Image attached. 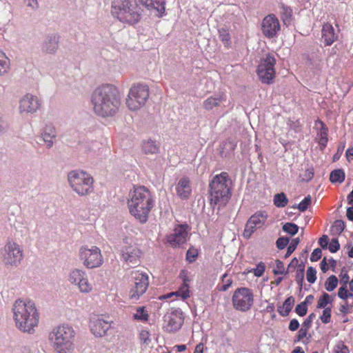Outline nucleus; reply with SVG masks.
<instances>
[{
	"mask_svg": "<svg viewBox=\"0 0 353 353\" xmlns=\"http://www.w3.org/2000/svg\"><path fill=\"white\" fill-rule=\"evenodd\" d=\"M96 114L102 117L114 116L121 105V97L117 87L106 84L97 88L91 99Z\"/></svg>",
	"mask_w": 353,
	"mask_h": 353,
	"instance_id": "nucleus-1",
	"label": "nucleus"
},
{
	"mask_svg": "<svg viewBox=\"0 0 353 353\" xmlns=\"http://www.w3.org/2000/svg\"><path fill=\"white\" fill-rule=\"evenodd\" d=\"M12 310L15 326L18 330L24 333L34 332L39 325L40 314L32 301L17 299Z\"/></svg>",
	"mask_w": 353,
	"mask_h": 353,
	"instance_id": "nucleus-2",
	"label": "nucleus"
},
{
	"mask_svg": "<svg viewBox=\"0 0 353 353\" xmlns=\"http://www.w3.org/2000/svg\"><path fill=\"white\" fill-rule=\"evenodd\" d=\"M152 192L145 186H134L129 193L128 208L132 216L141 223H145L154 206Z\"/></svg>",
	"mask_w": 353,
	"mask_h": 353,
	"instance_id": "nucleus-3",
	"label": "nucleus"
},
{
	"mask_svg": "<svg viewBox=\"0 0 353 353\" xmlns=\"http://www.w3.org/2000/svg\"><path fill=\"white\" fill-rule=\"evenodd\" d=\"M230 183L227 172H223L213 177L209 184L211 206L225 205L228 202L231 196Z\"/></svg>",
	"mask_w": 353,
	"mask_h": 353,
	"instance_id": "nucleus-4",
	"label": "nucleus"
},
{
	"mask_svg": "<svg viewBox=\"0 0 353 353\" xmlns=\"http://www.w3.org/2000/svg\"><path fill=\"white\" fill-rule=\"evenodd\" d=\"M111 12L114 17L129 25L137 23L141 18V9L136 0H114Z\"/></svg>",
	"mask_w": 353,
	"mask_h": 353,
	"instance_id": "nucleus-5",
	"label": "nucleus"
},
{
	"mask_svg": "<svg viewBox=\"0 0 353 353\" xmlns=\"http://www.w3.org/2000/svg\"><path fill=\"white\" fill-rule=\"evenodd\" d=\"M75 332L74 329L65 324L54 327L49 334V340L59 353H68L74 348Z\"/></svg>",
	"mask_w": 353,
	"mask_h": 353,
	"instance_id": "nucleus-6",
	"label": "nucleus"
},
{
	"mask_svg": "<svg viewBox=\"0 0 353 353\" xmlns=\"http://www.w3.org/2000/svg\"><path fill=\"white\" fill-rule=\"evenodd\" d=\"M68 179L72 190L81 196L87 195L93 190L94 179L85 172L71 171L68 175Z\"/></svg>",
	"mask_w": 353,
	"mask_h": 353,
	"instance_id": "nucleus-7",
	"label": "nucleus"
},
{
	"mask_svg": "<svg viewBox=\"0 0 353 353\" xmlns=\"http://www.w3.org/2000/svg\"><path fill=\"white\" fill-rule=\"evenodd\" d=\"M149 88L146 84H134L130 89L126 105L132 111H136L143 107L149 97Z\"/></svg>",
	"mask_w": 353,
	"mask_h": 353,
	"instance_id": "nucleus-8",
	"label": "nucleus"
},
{
	"mask_svg": "<svg viewBox=\"0 0 353 353\" xmlns=\"http://www.w3.org/2000/svg\"><path fill=\"white\" fill-rule=\"evenodd\" d=\"M276 58L270 53L266 54L261 59L257 66L256 73L263 83L271 84L276 77Z\"/></svg>",
	"mask_w": 353,
	"mask_h": 353,
	"instance_id": "nucleus-9",
	"label": "nucleus"
},
{
	"mask_svg": "<svg viewBox=\"0 0 353 353\" xmlns=\"http://www.w3.org/2000/svg\"><path fill=\"white\" fill-rule=\"evenodd\" d=\"M254 296L252 290L241 287L236 289L232 296L233 307L238 311L245 312L253 306Z\"/></svg>",
	"mask_w": 353,
	"mask_h": 353,
	"instance_id": "nucleus-10",
	"label": "nucleus"
},
{
	"mask_svg": "<svg viewBox=\"0 0 353 353\" xmlns=\"http://www.w3.org/2000/svg\"><path fill=\"white\" fill-rule=\"evenodd\" d=\"M79 258L87 268H94L103 263V256L100 249L97 246L81 247L79 250Z\"/></svg>",
	"mask_w": 353,
	"mask_h": 353,
	"instance_id": "nucleus-11",
	"label": "nucleus"
},
{
	"mask_svg": "<svg viewBox=\"0 0 353 353\" xmlns=\"http://www.w3.org/2000/svg\"><path fill=\"white\" fill-rule=\"evenodd\" d=\"M70 284L76 286L83 294H89L93 290V285L89 281L86 272L80 269L72 270L68 276Z\"/></svg>",
	"mask_w": 353,
	"mask_h": 353,
	"instance_id": "nucleus-12",
	"label": "nucleus"
},
{
	"mask_svg": "<svg viewBox=\"0 0 353 353\" xmlns=\"http://www.w3.org/2000/svg\"><path fill=\"white\" fill-rule=\"evenodd\" d=\"M132 285L131 286L129 296L130 299L138 300L147 290L149 281L146 274L138 270L132 272Z\"/></svg>",
	"mask_w": 353,
	"mask_h": 353,
	"instance_id": "nucleus-13",
	"label": "nucleus"
},
{
	"mask_svg": "<svg viewBox=\"0 0 353 353\" xmlns=\"http://www.w3.org/2000/svg\"><path fill=\"white\" fill-rule=\"evenodd\" d=\"M23 259V250L14 241L8 242L4 247L3 261L6 265H17Z\"/></svg>",
	"mask_w": 353,
	"mask_h": 353,
	"instance_id": "nucleus-14",
	"label": "nucleus"
},
{
	"mask_svg": "<svg viewBox=\"0 0 353 353\" xmlns=\"http://www.w3.org/2000/svg\"><path fill=\"white\" fill-rule=\"evenodd\" d=\"M261 30L263 35L267 39H273L281 31V23L279 19L274 14L265 16L261 21Z\"/></svg>",
	"mask_w": 353,
	"mask_h": 353,
	"instance_id": "nucleus-15",
	"label": "nucleus"
},
{
	"mask_svg": "<svg viewBox=\"0 0 353 353\" xmlns=\"http://www.w3.org/2000/svg\"><path fill=\"white\" fill-rule=\"evenodd\" d=\"M268 218V213L265 211H258L252 214L245 223L243 235L249 239L258 229L261 228Z\"/></svg>",
	"mask_w": 353,
	"mask_h": 353,
	"instance_id": "nucleus-16",
	"label": "nucleus"
},
{
	"mask_svg": "<svg viewBox=\"0 0 353 353\" xmlns=\"http://www.w3.org/2000/svg\"><path fill=\"white\" fill-rule=\"evenodd\" d=\"M184 316L181 310H174L164 316V327L169 332H175L181 329Z\"/></svg>",
	"mask_w": 353,
	"mask_h": 353,
	"instance_id": "nucleus-17",
	"label": "nucleus"
},
{
	"mask_svg": "<svg viewBox=\"0 0 353 353\" xmlns=\"http://www.w3.org/2000/svg\"><path fill=\"white\" fill-rule=\"evenodd\" d=\"M188 225L187 224L178 225L173 230V233L167 236V241L172 247L176 248L185 243L188 236Z\"/></svg>",
	"mask_w": 353,
	"mask_h": 353,
	"instance_id": "nucleus-18",
	"label": "nucleus"
},
{
	"mask_svg": "<svg viewBox=\"0 0 353 353\" xmlns=\"http://www.w3.org/2000/svg\"><path fill=\"white\" fill-rule=\"evenodd\" d=\"M110 327L111 322L104 320L101 316L94 315L90 319V331L94 336L97 337L105 336Z\"/></svg>",
	"mask_w": 353,
	"mask_h": 353,
	"instance_id": "nucleus-19",
	"label": "nucleus"
},
{
	"mask_svg": "<svg viewBox=\"0 0 353 353\" xmlns=\"http://www.w3.org/2000/svg\"><path fill=\"white\" fill-rule=\"evenodd\" d=\"M141 251L135 244L124 242L121 249L123 259L129 264L137 265L139 262Z\"/></svg>",
	"mask_w": 353,
	"mask_h": 353,
	"instance_id": "nucleus-20",
	"label": "nucleus"
},
{
	"mask_svg": "<svg viewBox=\"0 0 353 353\" xmlns=\"http://www.w3.org/2000/svg\"><path fill=\"white\" fill-rule=\"evenodd\" d=\"M40 108L38 98L28 94L20 100L19 110L21 113H34Z\"/></svg>",
	"mask_w": 353,
	"mask_h": 353,
	"instance_id": "nucleus-21",
	"label": "nucleus"
},
{
	"mask_svg": "<svg viewBox=\"0 0 353 353\" xmlns=\"http://www.w3.org/2000/svg\"><path fill=\"white\" fill-rule=\"evenodd\" d=\"M321 37L325 46H331L338 39V35L330 23H325L323 25Z\"/></svg>",
	"mask_w": 353,
	"mask_h": 353,
	"instance_id": "nucleus-22",
	"label": "nucleus"
},
{
	"mask_svg": "<svg viewBox=\"0 0 353 353\" xmlns=\"http://www.w3.org/2000/svg\"><path fill=\"white\" fill-rule=\"evenodd\" d=\"M176 190L177 195L180 198L183 199H188L192 193V188L189 178L187 176L182 177L176 185Z\"/></svg>",
	"mask_w": 353,
	"mask_h": 353,
	"instance_id": "nucleus-23",
	"label": "nucleus"
},
{
	"mask_svg": "<svg viewBox=\"0 0 353 353\" xmlns=\"http://www.w3.org/2000/svg\"><path fill=\"white\" fill-rule=\"evenodd\" d=\"M225 101L226 95L223 92L219 93L206 99L203 103V106L206 110H211L214 108L219 107L221 103Z\"/></svg>",
	"mask_w": 353,
	"mask_h": 353,
	"instance_id": "nucleus-24",
	"label": "nucleus"
},
{
	"mask_svg": "<svg viewBox=\"0 0 353 353\" xmlns=\"http://www.w3.org/2000/svg\"><path fill=\"white\" fill-rule=\"evenodd\" d=\"M141 150L145 154L153 155L159 153L160 146L156 141L147 139L141 142Z\"/></svg>",
	"mask_w": 353,
	"mask_h": 353,
	"instance_id": "nucleus-25",
	"label": "nucleus"
},
{
	"mask_svg": "<svg viewBox=\"0 0 353 353\" xmlns=\"http://www.w3.org/2000/svg\"><path fill=\"white\" fill-rule=\"evenodd\" d=\"M140 3L150 10H157L159 13L165 11V0H139Z\"/></svg>",
	"mask_w": 353,
	"mask_h": 353,
	"instance_id": "nucleus-26",
	"label": "nucleus"
},
{
	"mask_svg": "<svg viewBox=\"0 0 353 353\" xmlns=\"http://www.w3.org/2000/svg\"><path fill=\"white\" fill-rule=\"evenodd\" d=\"M59 46V37L57 34H53L48 37L47 40L43 45V50L48 53H52L55 52Z\"/></svg>",
	"mask_w": 353,
	"mask_h": 353,
	"instance_id": "nucleus-27",
	"label": "nucleus"
},
{
	"mask_svg": "<svg viewBox=\"0 0 353 353\" xmlns=\"http://www.w3.org/2000/svg\"><path fill=\"white\" fill-rule=\"evenodd\" d=\"M294 298L292 296L288 297L281 306L278 307V312L282 316H287L294 305Z\"/></svg>",
	"mask_w": 353,
	"mask_h": 353,
	"instance_id": "nucleus-28",
	"label": "nucleus"
},
{
	"mask_svg": "<svg viewBox=\"0 0 353 353\" xmlns=\"http://www.w3.org/2000/svg\"><path fill=\"white\" fill-rule=\"evenodd\" d=\"M335 295H330L326 292H323L321 296L319 298L316 305V308L324 309L327 308V305L333 303Z\"/></svg>",
	"mask_w": 353,
	"mask_h": 353,
	"instance_id": "nucleus-29",
	"label": "nucleus"
},
{
	"mask_svg": "<svg viewBox=\"0 0 353 353\" xmlns=\"http://www.w3.org/2000/svg\"><path fill=\"white\" fill-rule=\"evenodd\" d=\"M281 18L285 26H290L292 21V10L285 5L281 6Z\"/></svg>",
	"mask_w": 353,
	"mask_h": 353,
	"instance_id": "nucleus-30",
	"label": "nucleus"
},
{
	"mask_svg": "<svg viewBox=\"0 0 353 353\" xmlns=\"http://www.w3.org/2000/svg\"><path fill=\"white\" fill-rule=\"evenodd\" d=\"M172 295L179 296L183 300L189 298L190 296V285L182 284L177 291L168 294L166 297H170Z\"/></svg>",
	"mask_w": 353,
	"mask_h": 353,
	"instance_id": "nucleus-31",
	"label": "nucleus"
},
{
	"mask_svg": "<svg viewBox=\"0 0 353 353\" xmlns=\"http://www.w3.org/2000/svg\"><path fill=\"white\" fill-rule=\"evenodd\" d=\"M219 37L224 46L229 48L231 46V37L228 29L222 28L218 30Z\"/></svg>",
	"mask_w": 353,
	"mask_h": 353,
	"instance_id": "nucleus-32",
	"label": "nucleus"
},
{
	"mask_svg": "<svg viewBox=\"0 0 353 353\" xmlns=\"http://www.w3.org/2000/svg\"><path fill=\"white\" fill-rule=\"evenodd\" d=\"M345 172L342 169L334 170L330 174V181L332 183H341L345 180Z\"/></svg>",
	"mask_w": 353,
	"mask_h": 353,
	"instance_id": "nucleus-33",
	"label": "nucleus"
},
{
	"mask_svg": "<svg viewBox=\"0 0 353 353\" xmlns=\"http://www.w3.org/2000/svg\"><path fill=\"white\" fill-rule=\"evenodd\" d=\"M273 202L277 208H284L288 205V199L285 193L281 192L274 196Z\"/></svg>",
	"mask_w": 353,
	"mask_h": 353,
	"instance_id": "nucleus-34",
	"label": "nucleus"
},
{
	"mask_svg": "<svg viewBox=\"0 0 353 353\" xmlns=\"http://www.w3.org/2000/svg\"><path fill=\"white\" fill-rule=\"evenodd\" d=\"M10 67V60L6 54L0 50V75L6 73Z\"/></svg>",
	"mask_w": 353,
	"mask_h": 353,
	"instance_id": "nucleus-35",
	"label": "nucleus"
},
{
	"mask_svg": "<svg viewBox=\"0 0 353 353\" xmlns=\"http://www.w3.org/2000/svg\"><path fill=\"white\" fill-rule=\"evenodd\" d=\"M338 279L335 275L330 276L325 282V288L327 292L333 291L338 285Z\"/></svg>",
	"mask_w": 353,
	"mask_h": 353,
	"instance_id": "nucleus-36",
	"label": "nucleus"
},
{
	"mask_svg": "<svg viewBox=\"0 0 353 353\" xmlns=\"http://www.w3.org/2000/svg\"><path fill=\"white\" fill-rule=\"evenodd\" d=\"M345 223L341 220H336L332 225L331 230L335 234H340L345 229Z\"/></svg>",
	"mask_w": 353,
	"mask_h": 353,
	"instance_id": "nucleus-37",
	"label": "nucleus"
},
{
	"mask_svg": "<svg viewBox=\"0 0 353 353\" xmlns=\"http://www.w3.org/2000/svg\"><path fill=\"white\" fill-rule=\"evenodd\" d=\"M223 285H218V289L219 291H226L232 284V280L231 278H229L228 274H224L222 276L221 279Z\"/></svg>",
	"mask_w": 353,
	"mask_h": 353,
	"instance_id": "nucleus-38",
	"label": "nucleus"
},
{
	"mask_svg": "<svg viewBox=\"0 0 353 353\" xmlns=\"http://www.w3.org/2000/svg\"><path fill=\"white\" fill-rule=\"evenodd\" d=\"M148 314L145 310L143 307H139L137 309L136 313L134 314V318L137 320L146 321L148 320Z\"/></svg>",
	"mask_w": 353,
	"mask_h": 353,
	"instance_id": "nucleus-39",
	"label": "nucleus"
},
{
	"mask_svg": "<svg viewBox=\"0 0 353 353\" xmlns=\"http://www.w3.org/2000/svg\"><path fill=\"white\" fill-rule=\"evenodd\" d=\"M283 230L291 235H294L298 232L299 227L295 223H286L283 225Z\"/></svg>",
	"mask_w": 353,
	"mask_h": 353,
	"instance_id": "nucleus-40",
	"label": "nucleus"
},
{
	"mask_svg": "<svg viewBox=\"0 0 353 353\" xmlns=\"http://www.w3.org/2000/svg\"><path fill=\"white\" fill-rule=\"evenodd\" d=\"M312 203V197L310 195H307L304 199L298 205L297 207L293 206V208H297L301 212H305L307 210L309 206Z\"/></svg>",
	"mask_w": 353,
	"mask_h": 353,
	"instance_id": "nucleus-41",
	"label": "nucleus"
},
{
	"mask_svg": "<svg viewBox=\"0 0 353 353\" xmlns=\"http://www.w3.org/2000/svg\"><path fill=\"white\" fill-rule=\"evenodd\" d=\"M331 313L332 308L331 307H327V308H324L323 310V313L320 316V319L323 323H329L331 321Z\"/></svg>",
	"mask_w": 353,
	"mask_h": 353,
	"instance_id": "nucleus-42",
	"label": "nucleus"
},
{
	"mask_svg": "<svg viewBox=\"0 0 353 353\" xmlns=\"http://www.w3.org/2000/svg\"><path fill=\"white\" fill-rule=\"evenodd\" d=\"M316 270L313 267H309L306 272V279L310 283H314L316 279Z\"/></svg>",
	"mask_w": 353,
	"mask_h": 353,
	"instance_id": "nucleus-43",
	"label": "nucleus"
},
{
	"mask_svg": "<svg viewBox=\"0 0 353 353\" xmlns=\"http://www.w3.org/2000/svg\"><path fill=\"white\" fill-rule=\"evenodd\" d=\"M300 242L299 238H296L292 240L290 245L288 247L287 252L285 255V258L290 256L294 251L296 250L297 245Z\"/></svg>",
	"mask_w": 353,
	"mask_h": 353,
	"instance_id": "nucleus-44",
	"label": "nucleus"
},
{
	"mask_svg": "<svg viewBox=\"0 0 353 353\" xmlns=\"http://www.w3.org/2000/svg\"><path fill=\"white\" fill-rule=\"evenodd\" d=\"M352 296V293H350L347 290V285L341 286L338 291V296L345 301H347L348 298Z\"/></svg>",
	"mask_w": 353,
	"mask_h": 353,
	"instance_id": "nucleus-45",
	"label": "nucleus"
},
{
	"mask_svg": "<svg viewBox=\"0 0 353 353\" xmlns=\"http://www.w3.org/2000/svg\"><path fill=\"white\" fill-rule=\"evenodd\" d=\"M265 270V265L264 263L260 262L256 265V267L252 269L250 272H252L254 276L260 277L263 274Z\"/></svg>",
	"mask_w": 353,
	"mask_h": 353,
	"instance_id": "nucleus-46",
	"label": "nucleus"
},
{
	"mask_svg": "<svg viewBox=\"0 0 353 353\" xmlns=\"http://www.w3.org/2000/svg\"><path fill=\"white\" fill-rule=\"evenodd\" d=\"M334 353H349V348L343 341L338 342L334 349Z\"/></svg>",
	"mask_w": 353,
	"mask_h": 353,
	"instance_id": "nucleus-47",
	"label": "nucleus"
},
{
	"mask_svg": "<svg viewBox=\"0 0 353 353\" xmlns=\"http://www.w3.org/2000/svg\"><path fill=\"white\" fill-rule=\"evenodd\" d=\"M150 332L146 330H143L139 333V339L141 342L143 344L148 345L150 342Z\"/></svg>",
	"mask_w": 353,
	"mask_h": 353,
	"instance_id": "nucleus-48",
	"label": "nucleus"
},
{
	"mask_svg": "<svg viewBox=\"0 0 353 353\" xmlns=\"http://www.w3.org/2000/svg\"><path fill=\"white\" fill-rule=\"evenodd\" d=\"M307 312V306L305 303H301L296 306L295 312L300 316H304Z\"/></svg>",
	"mask_w": 353,
	"mask_h": 353,
	"instance_id": "nucleus-49",
	"label": "nucleus"
},
{
	"mask_svg": "<svg viewBox=\"0 0 353 353\" xmlns=\"http://www.w3.org/2000/svg\"><path fill=\"white\" fill-rule=\"evenodd\" d=\"M273 272L276 275L283 274L285 273L284 264L281 261H280V260L276 261V267L273 270Z\"/></svg>",
	"mask_w": 353,
	"mask_h": 353,
	"instance_id": "nucleus-50",
	"label": "nucleus"
},
{
	"mask_svg": "<svg viewBox=\"0 0 353 353\" xmlns=\"http://www.w3.org/2000/svg\"><path fill=\"white\" fill-rule=\"evenodd\" d=\"M304 278V265H299V268L296 271V282L302 285Z\"/></svg>",
	"mask_w": 353,
	"mask_h": 353,
	"instance_id": "nucleus-51",
	"label": "nucleus"
},
{
	"mask_svg": "<svg viewBox=\"0 0 353 353\" xmlns=\"http://www.w3.org/2000/svg\"><path fill=\"white\" fill-rule=\"evenodd\" d=\"M25 6L30 10H36L39 8L38 0H23Z\"/></svg>",
	"mask_w": 353,
	"mask_h": 353,
	"instance_id": "nucleus-52",
	"label": "nucleus"
},
{
	"mask_svg": "<svg viewBox=\"0 0 353 353\" xmlns=\"http://www.w3.org/2000/svg\"><path fill=\"white\" fill-rule=\"evenodd\" d=\"M197 256L198 252L196 249L190 248L186 253V259L190 263L194 261Z\"/></svg>",
	"mask_w": 353,
	"mask_h": 353,
	"instance_id": "nucleus-53",
	"label": "nucleus"
},
{
	"mask_svg": "<svg viewBox=\"0 0 353 353\" xmlns=\"http://www.w3.org/2000/svg\"><path fill=\"white\" fill-rule=\"evenodd\" d=\"M179 278L183 281V284H189L191 281L188 271L185 270L180 272Z\"/></svg>",
	"mask_w": 353,
	"mask_h": 353,
	"instance_id": "nucleus-54",
	"label": "nucleus"
},
{
	"mask_svg": "<svg viewBox=\"0 0 353 353\" xmlns=\"http://www.w3.org/2000/svg\"><path fill=\"white\" fill-rule=\"evenodd\" d=\"M308 331H309L308 330L301 327V329L298 332V334H297V335L296 336V339L294 340V343L301 341L305 337H306V336H307V334L308 333Z\"/></svg>",
	"mask_w": 353,
	"mask_h": 353,
	"instance_id": "nucleus-55",
	"label": "nucleus"
},
{
	"mask_svg": "<svg viewBox=\"0 0 353 353\" xmlns=\"http://www.w3.org/2000/svg\"><path fill=\"white\" fill-rule=\"evenodd\" d=\"M289 243V239L287 237H279L276 242V247L279 250L285 248Z\"/></svg>",
	"mask_w": 353,
	"mask_h": 353,
	"instance_id": "nucleus-56",
	"label": "nucleus"
},
{
	"mask_svg": "<svg viewBox=\"0 0 353 353\" xmlns=\"http://www.w3.org/2000/svg\"><path fill=\"white\" fill-rule=\"evenodd\" d=\"M329 250L332 252H336L340 248V244L336 239H332L329 244Z\"/></svg>",
	"mask_w": 353,
	"mask_h": 353,
	"instance_id": "nucleus-57",
	"label": "nucleus"
},
{
	"mask_svg": "<svg viewBox=\"0 0 353 353\" xmlns=\"http://www.w3.org/2000/svg\"><path fill=\"white\" fill-rule=\"evenodd\" d=\"M321 255H322V252L320 248L314 249L310 256L311 261H317L318 260H319L321 259Z\"/></svg>",
	"mask_w": 353,
	"mask_h": 353,
	"instance_id": "nucleus-58",
	"label": "nucleus"
},
{
	"mask_svg": "<svg viewBox=\"0 0 353 353\" xmlns=\"http://www.w3.org/2000/svg\"><path fill=\"white\" fill-rule=\"evenodd\" d=\"M314 176V169L313 168H309L307 169L304 174L302 176L303 181H310Z\"/></svg>",
	"mask_w": 353,
	"mask_h": 353,
	"instance_id": "nucleus-59",
	"label": "nucleus"
},
{
	"mask_svg": "<svg viewBox=\"0 0 353 353\" xmlns=\"http://www.w3.org/2000/svg\"><path fill=\"white\" fill-rule=\"evenodd\" d=\"M319 123L321 125V138L323 137H327V128L326 127L325 124L321 121V120H317L316 123Z\"/></svg>",
	"mask_w": 353,
	"mask_h": 353,
	"instance_id": "nucleus-60",
	"label": "nucleus"
},
{
	"mask_svg": "<svg viewBox=\"0 0 353 353\" xmlns=\"http://www.w3.org/2000/svg\"><path fill=\"white\" fill-rule=\"evenodd\" d=\"M299 323L296 319H293L290 321L288 328L290 331H296L299 327Z\"/></svg>",
	"mask_w": 353,
	"mask_h": 353,
	"instance_id": "nucleus-61",
	"label": "nucleus"
},
{
	"mask_svg": "<svg viewBox=\"0 0 353 353\" xmlns=\"http://www.w3.org/2000/svg\"><path fill=\"white\" fill-rule=\"evenodd\" d=\"M43 139L46 143L47 147L50 148L53 143V139H50L48 137V134L47 131H43L42 134Z\"/></svg>",
	"mask_w": 353,
	"mask_h": 353,
	"instance_id": "nucleus-62",
	"label": "nucleus"
},
{
	"mask_svg": "<svg viewBox=\"0 0 353 353\" xmlns=\"http://www.w3.org/2000/svg\"><path fill=\"white\" fill-rule=\"evenodd\" d=\"M44 131H47L48 134V137L50 139H54L56 137V130L55 128L52 126H46L44 129Z\"/></svg>",
	"mask_w": 353,
	"mask_h": 353,
	"instance_id": "nucleus-63",
	"label": "nucleus"
},
{
	"mask_svg": "<svg viewBox=\"0 0 353 353\" xmlns=\"http://www.w3.org/2000/svg\"><path fill=\"white\" fill-rule=\"evenodd\" d=\"M319 245L323 248H326L328 244V238L326 235H323L319 240Z\"/></svg>",
	"mask_w": 353,
	"mask_h": 353,
	"instance_id": "nucleus-64",
	"label": "nucleus"
}]
</instances>
